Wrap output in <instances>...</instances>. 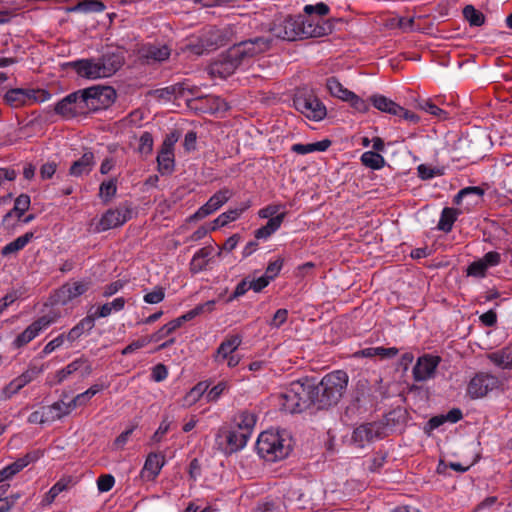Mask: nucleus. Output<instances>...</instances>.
Here are the masks:
<instances>
[{
	"mask_svg": "<svg viewBox=\"0 0 512 512\" xmlns=\"http://www.w3.org/2000/svg\"><path fill=\"white\" fill-rule=\"evenodd\" d=\"M463 16L471 26H482L485 22V15L474 8L472 5H467L463 9Z\"/></svg>",
	"mask_w": 512,
	"mask_h": 512,
	"instance_id": "79ce46f5",
	"label": "nucleus"
},
{
	"mask_svg": "<svg viewBox=\"0 0 512 512\" xmlns=\"http://www.w3.org/2000/svg\"><path fill=\"white\" fill-rule=\"evenodd\" d=\"M49 408L51 411L55 412V416H54L55 418L61 419L62 417L68 415L76 407H71L70 402L66 403L61 400V401L55 402Z\"/></svg>",
	"mask_w": 512,
	"mask_h": 512,
	"instance_id": "603ef678",
	"label": "nucleus"
},
{
	"mask_svg": "<svg viewBox=\"0 0 512 512\" xmlns=\"http://www.w3.org/2000/svg\"><path fill=\"white\" fill-rule=\"evenodd\" d=\"M76 73L87 79L104 78L97 59H81L71 63Z\"/></svg>",
	"mask_w": 512,
	"mask_h": 512,
	"instance_id": "412c9836",
	"label": "nucleus"
},
{
	"mask_svg": "<svg viewBox=\"0 0 512 512\" xmlns=\"http://www.w3.org/2000/svg\"><path fill=\"white\" fill-rule=\"evenodd\" d=\"M283 264L284 258L282 257H278L276 260L269 262L264 274L266 278L270 279V281L274 280L280 273Z\"/></svg>",
	"mask_w": 512,
	"mask_h": 512,
	"instance_id": "3c124183",
	"label": "nucleus"
},
{
	"mask_svg": "<svg viewBox=\"0 0 512 512\" xmlns=\"http://www.w3.org/2000/svg\"><path fill=\"white\" fill-rule=\"evenodd\" d=\"M66 339V335L64 333L58 335L56 338H54L53 340L49 341L45 347L43 348V351L42 353L44 355H48L50 353H52L54 350H56L57 348L61 347L64 343V340Z\"/></svg>",
	"mask_w": 512,
	"mask_h": 512,
	"instance_id": "774afa93",
	"label": "nucleus"
},
{
	"mask_svg": "<svg viewBox=\"0 0 512 512\" xmlns=\"http://www.w3.org/2000/svg\"><path fill=\"white\" fill-rule=\"evenodd\" d=\"M129 214L130 212L128 210L125 212L118 209L107 210L99 220L96 226V231L103 232L122 226L129 219Z\"/></svg>",
	"mask_w": 512,
	"mask_h": 512,
	"instance_id": "6ab92c4d",
	"label": "nucleus"
},
{
	"mask_svg": "<svg viewBox=\"0 0 512 512\" xmlns=\"http://www.w3.org/2000/svg\"><path fill=\"white\" fill-rule=\"evenodd\" d=\"M385 436L384 426L377 422L365 423L354 429L352 439L359 446L370 443Z\"/></svg>",
	"mask_w": 512,
	"mask_h": 512,
	"instance_id": "4468645a",
	"label": "nucleus"
},
{
	"mask_svg": "<svg viewBox=\"0 0 512 512\" xmlns=\"http://www.w3.org/2000/svg\"><path fill=\"white\" fill-rule=\"evenodd\" d=\"M488 359L499 368L512 369V346L488 354Z\"/></svg>",
	"mask_w": 512,
	"mask_h": 512,
	"instance_id": "c756f323",
	"label": "nucleus"
},
{
	"mask_svg": "<svg viewBox=\"0 0 512 512\" xmlns=\"http://www.w3.org/2000/svg\"><path fill=\"white\" fill-rule=\"evenodd\" d=\"M480 260L485 264L486 268L495 267L501 262V255L496 251L487 252Z\"/></svg>",
	"mask_w": 512,
	"mask_h": 512,
	"instance_id": "338daca9",
	"label": "nucleus"
},
{
	"mask_svg": "<svg viewBox=\"0 0 512 512\" xmlns=\"http://www.w3.org/2000/svg\"><path fill=\"white\" fill-rule=\"evenodd\" d=\"M295 109L309 120L319 122L327 115L324 103L317 97L313 89L300 87L296 89L293 96Z\"/></svg>",
	"mask_w": 512,
	"mask_h": 512,
	"instance_id": "20e7f679",
	"label": "nucleus"
},
{
	"mask_svg": "<svg viewBox=\"0 0 512 512\" xmlns=\"http://www.w3.org/2000/svg\"><path fill=\"white\" fill-rule=\"evenodd\" d=\"M209 385L207 381L199 382L190 390L187 397L192 398L193 401H197L204 393L208 392Z\"/></svg>",
	"mask_w": 512,
	"mask_h": 512,
	"instance_id": "69168bd1",
	"label": "nucleus"
},
{
	"mask_svg": "<svg viewBox=\"0 0 512 512\" xmlns=\"http://www.w3.org/2000/svg\"><path fill=\"white\" fill-rule=\"evenodd\" d=\"M372 105L381 112L394 115L399 104L383 95H373L370 98Z\"/></svg>",
	"mask_w": 512,
	"mask_h": 512,
	"instance_id": "e433bc0d",
	"label": "nucleus"
},
{
	"mask_svg": "<svg viewBox=\"0 0 512 512\" xmlns=\"http://www.w3.org/2000/svg\"><path fill=\"white\" fill-rule=\"evenodd\" d=\"M157 170L161 175H170L175 168L174 151L160 148L157 155Z\"/></svg>",
	"mask_w": 512,
	"mask_h": 512,
	"instance_id": "a878e982",
	"label": "nucleus"
},
{
	"mask_svg": "<svg viewBox=\"0 0 512 512\" xmlns=\"http://www.w3.org/2000/svg\"><path fill=\"white\" fill-rule=\"evenodd\" d=\"M95 326L94 316L88 314L81 319L66 335V339L73 343L79 339L83 334L91 331Z\"/></svg>",
	"mask_w": 512,
	"mask_h": 512,
	"instance_id": "bb28decb",
	"label": "nucleus"
},
{
	"mask_svg": "<svg viewBox=\"0 0 512 512\" xmlns=\"http://www.w3.org/2000/svg\"><path fill=\"white\" fill-rule=\"evenodd\" d=\"M94 165V154L91 151H86L78 160L72 163L69 174L74 177L89 174Z\"/></svg>",
	"mask_w": 512,
	"mask_h": 512,
	"instance_id": "b1692460",
	"label": "nucleus"
},
{
	"mask_svg": "<svg viewBox=\"0 0 512 512\" xmlns=\"http://www.w3.org/2000/svg\"><path fill=\"white\" fill-rule=\"evenodd\" d=\"M106 9L105 4L99 0H82L78 2L71 11L83 13H100Z\"/></svg>",
	"mask_w": 512,
	"mask_h": 512,
	"instance_id": "58836bf2",
	"label": "nucleus"
},
{
	"mask_svg": "<svg viewBox=\"0 0 512 512\" xmlns=\"http://www.w3.org/2000/svg\"><path fill=\"white\" fill-rule=\"evenodd\" d=\"M86 112L99 111L110 107L116 99V91L111 86L95 85L80 90Z\"/></svg>",
	"mask_w": 512,
	"mask_h": 512,
	"instance_id": "423d86ee",
	"label": "nucleus"
},
{
	"mask_svg": "<svg viewBox=\"0 0 512 512\" xmlns=\"http://www.w3.org/2000/svg\"><path fill=\"white\" fill-rule=\"evenodd\" d=\"M304 13L307 15L317 14L319 16H325L330 12V8L324 2H319L315 5H305L303 9Z\"/></svg>",
	"mask_w": 512,
	"mask_h": 512,
	"instance_id": "864d4df0",
	"label": "nucleus"
},
{
	"mask_svg": "<svg viewBox=\"0 0 512 512\" xmlns=\"http://www.w3.org/2000/svg\"><path fill=\"white\" fill-rule=\"evenodd\" d=\"M91 286L89 280L75 281L72 283H66L60 287L57 296L58 301L62 304H67L73 299L86 293Z\"/></svg>",
	"mask_w": 512,
	"mask_h": 512,
	"instance_id": "a211bd4d",
	"label": "nucleus"
},
{
	"mask_svg": "<svg viewBox=\"0 0 512 512\" xmlns=\"http://www.w3.org/2000/svg\"><path fill=\"white\" fill-rule=\"evenodd\" d=\"M236 427L237 429L243 431L244 433L248 432V436L251 437L253 429L255 427L257 416L254 413H251L247 410L241 411L236 417Z\"/></svg>",
	"mask_w": 512,
	"mask_h": 512,
	"instance_id": "72a5a7b5",
	"label": "nucleus"
},
{
	"mask_svg": "<svg viewBox=\"0 0 512 512\" xmlns=\"http://www.w3.org/2000/svg\"><path fill=\"white\" fill-rule=\"evenodd\" d=\"M241 343L242 339L239 335H232L224 339L213 355L214 362L218 364L223 363L228 356L238 349Z\"/></svg>",
	"mask_w": 512,
	"mask_h": 512,
	"instance_id": "4be33fe9",
	"label": "nucleus"
},
{
	"mask_svg": "<svg viewBox=\"0 0 512 512\" xmlns=\"http://www.w3.org/2000/svg\"><path fill=\"white\" fill-rule=\"evenodd\" d=\"M106 386L104 384H93L89 389L83 393L78 394L70 401L71 407L85 406L89 400L100 391L104 390Z\"/></svg>",
	"mask_w": 512,
	"mask_h": 512,
	"instance_id": "c9c22d12",
	"label": "nucleus"
},
{
	"mask_svg": "<svg viewBox=\"0 0 512 512\" xmlns=\"http://www.w3.org/2000/svg\"><path fill=\"white\" fill-rule=\"evenodd\" d=\"M420 109L425 112L430 113L431 115L437 116L440 119H446L448 113L443 109L439 108L436 104H434L430 99H425L419 102Z\"/></svg>",
	"mask_w": 512,
	"mask_h": 512,
	"instance_id": "49530a36",
	"label": "nucleus"
},
{
	"mask_svg": "<svg viewBox=\"0 0 512 512\" xmlns=\"http://www.w3.org/2000/svg\"><path fill=\"white\" fill-rule=\"evenodd\" d=\"M394 116H398L399 118L404 119L412 124H417L420 120V117L416 113L407 110L400 105L398 106Z\"/></svg>",
	"mask_w": 512,
	"mask_h": 512,
	"instance_id": "e2e57ef3",
	"label": "nucleus"
},
{
	"mask_svg": "<svg viewBox=\"0 0 512 512\" xmlns=\"http://www.w3.org/2000/svg\"><path fill=\"white\" fill-rule=\"evenodd\" d=\"M149 344V340L147 336L141 337L129 345H127L121 352L122 355H128L135 352L138 349H141Z\"/></svg>",
	"mask_w": 512,
	"mask_h": 512,
	"instance_id": "0e129e2a",
	"label": "nucleus"
},
{
	"mask_svg": "<svg viewBox=\"0 0 512 512\" xmlns=\"http://www.w3.org/2000/svg\"><path fill=\"white\" fill-rule=\"evenodd\" d=\"M346 102H349L350 105L358 112L364 113L367 112L369 109L368 102L359 97L358 95H356L354 92H352V94L349 96Z\"/></svg>",
	"mask_w": 512,
	"mask_h": 512,
	"instance_id": "bf43d9fd",
	"label": "nucleus"
},
{
	"mask_svg": "<svg viewBox=\"0 0 512 512\" xmlns=\"http://www.w3.org/2000/svg\"><path fill=\"white\" fill-rule=\"evenodd\" d=\"M399 350L396 347H369L362 349L356 353L357 356L366 358H373L379 356L382 359H390L398 354Z\"/></svg>",
	"mask_w": 512,
	"mask_h": 512,
	"instance_id": "2f4dec72",
	"label": "nucleus"
},
{
	"mask_svg": "<svg viewBox=\"0 0 512 512\" xmlns=\"http://www.w3.org/2000/svg\"><path fill=\"white\" fill-rule=\"evenodd\" d=\"M287 318L288 310L281 308L275 312L273 318L269 321L268 324L271 328L278 329L287 321Z\"/></svg>",
	"mask_w": 512,
	"mask_h": 512,
	"instance_id": "052dcab7",
	"label": "nucleus"
},
{
	"mask_svg": "<svg viewBox=\"0 0 512 512\" xmlns=\"http://www.w3.org/2000/svg\"><path fill=\"white\" fill-rule=\"evenodd\" d=\"M334 29L333 20H314L299 16H287L275 20L269 28L270 37L295 41L305 38H318L329 35Z\"/></svg>",
	"mask_w": 512,
	"mask_h": 512,
	"instance_id": "f257e3e1",
	"label": "nucleus"
},
{
	"mask_svg": "<svg viewBox=\"0 0 512 512\" xmlns=\"http://www.w3.org/2000/svg\"><path fill=\"white\" fill-rule=\"evenodd\" d=\"M224 434L227 442L226 452L228 453H234L241 450L250 438V436H248V432L244 433L237 428L225 431Z\"/></svg>",
	"mask_w": 512,
	"mask_h": 512,
	"instance_id": "5701e85b",
	"label": "nucleus"
},
{
	"mask_svg": "<svg viewBox=\"0 0 512 512\" xmlns=\"http://www.w3.org/2000/svg\"><path fill=\"white\" fill-rule=\"evenodd\" d=\"M97 60L103 77H110L123 66L125 57L121 51H107Z\"/></svg>",
	"mask_w": 512,
	"mask_h": 512,
	"instance_id": "dca6fc26",
	"label": "nucleus"
},
{
	"mask_svg": "<svg viewBox=\"0 0 512 512\" xmlns=\"http://www.w3.org/2000/svg\"><path fill=\"white\" fill-rule=\"evenodd\" d=\"M361 163L368 168L373 170H379L386 164L384 157L374 151H366L361 155Z\"/></svg>",
	"mask_w": 512,
	"mask_h": 512,
	"instance_id": "4c0bfd02",
	"label": "nucleus"
},
{
	"mask_svg": "<svg viewBox=\"0 0 512 512\" xmlns=\"http://www.w3.org/2000/svg\"><path fill=\"white\" fill-rule=\"evenodd\" d=\"M171 48L166 44L145 43L137 50V56L141 64L155 65L169 59Z\"/></svg>",
	"mask_w": 512,
	"mask_h": 512,
	"instance_id": "9b49d317",
	"label": "nucleus"
},
{
	"mask_svg": "<svg viewBox=\"0 0 512 512\" xmlns=\"http://www.w3.org/2000/svg\"><path fill=\"white\" fill-rule=\"evenodd\" d=\"M236 40L232 26L223 28L209 27L200 36L201 46L206 50H213Z\"/></svg>",
	"mask_w": 512,
	"mask_h": 512,
	"instance_id": "1a4fd4ad",
	"label": "nucleus"
},
{
	"mask_svg": "<svg viewBox=\"0 0 512 512\" xmlns=\"http://www.w3.org/2000/svg\"><path fill=\"white\" fill-rule=\"evenodd\" d=\"M256 449L262 458L275 462L286 458L291 451V446L279 433L264 431L257 439Z\"/></svg>",
	"mask_w": 512,
	"mask_h": 512,
	"instance_id": "39448f33",
	"label": "nucleus"
},
{
	"mask_svg": "<svg viewBox=\"0 0 512 512\" xmlns=\"http://www.w3.org/2000/svg\"><path fill=\"white\" fill-rule=\"evenodd\" d=\"M115 484V479L111 474H102L97 479V488L100 492L110 491Z\"/></svg>",
	"mask_w": 512,
	"mask_h": 512,
	"instance_id": "4d7b16f0",
	"label": "nucleus"
},
{
	"mask_svg": "<svg viewBox=\"0 0 512 512\" xmlns=\"http://www.w3.org/2000/svg\"><path fill=\"white\" fill-rule=\"evenodd\" d=\"M34 237L33 232H27L12 242L5 245L1 250L2 256H8L22 250Z\"/></svg>",
	"mask_w": 512,
	"mask_h": 512,
	"instance_id": "f704fd0d",
	"label": "nucleus"
},
{
	"mask_svg": "<svg viewBox=\"0 0 512 512\" xmlns=\"http://www.w3.org/2000/svg\"><path fill=\"white\" fill-rule=\"evenodd\" d=\"M348 380L345 371L336 370L326 374L317 385L312 384L317 408L324 409L336 405L347 389Z\"/></svg>",
	"mask_w": 512,
	"mask_h": 512,
	"instance_id": "f03ea898",
	"label": "nucleus"
},
{
	"mask_svg": "<svg viewBox=\"0 0 512 512\" xmlns=\"http://www.w3.org/2000/svg\"><path fill=\"white\" fill-rule=\"evenodd\" d=\"M51 94L44 89L11 88L3 96L5 104L11 108H21L34 103H42L49 100Z\"/></svg>",
	"mask_w": 512,
	"mask_h": 512,
	"instance_id": "6e6552de",
	"label": "nucleus"
},
{
	"mask_svg": "<svg viewBox=\"0 0 512 512\" xmlns=\"http://www.w3.org/2000/svg\"><path fill=\"white\" fill-rule=\"evenodd\" d=\"M487 268L485 264L480 260L473 261L466 269V273L468 276H473L476 278H483L486 276Z\"/></svg>",
	"mask_w": 512,
	"mask_h": 512,
	"instance_id": "8fccbe9b",
	"label": "nucleus"
},
{
	"mask_svg": "<svg viewBox=\"0 0 512 512\" xmlns=\"http://www.w3.org/2000/svg\"><path fill=\"white\" fill-rule=\"evenodd\" d=\"M83 364H85V359L83 358H78L74 361H72L71 363H69L66 367H64L63 369L59 370L56 375H55V378H56V383L57 384H60L62 383L65 379H67L70 375H72L73 373L77 372L78 370H80L83 366Z\"/></svg>",
	"mask_w": 512,
	"mask_h": 512,
	"instance_id": "a19ab883",
	"label": "nucleus"
},
{
	"mask_svg": "<svg viewBox=\"0 0 512 512\" xmlns=\"http://www.w3.org/2000/svg\"><path fill=\"white\" fill-rule=\"evenodd\" d=\"M250 207L249 203H245L242 207L236 209H230L220 214L213 222L210 230L214 231L220 227L227 225L228 223L235 221L240 215Z\"/></svg>",
	"mask_w": 512,
	"mask_h": 512,
	"instance_id": "c85d7f7f",
	"label": "nucleus"
},
{
	"mask_svg": "<svg viewBox=\"0 0 512 512\" xmlns=\"http://www.w3.org/2000/svg\"><path fill=\"white\" fill-rule=\"evenodd\" d=\"M460 213L458 209L445 207L441 212L437 228L445 233L450 232Z\"/></svg>",
	"mask_w": 512,
	"mask_h": 512,
	"instance_id": "473e14b6",
	"label": "nucleus"
},
{
	"mask_svg": "<svg viewBox=\"0 0 512 512\" xmlns=\"http://www.w3.org/2000/svg\"><path fill=\"white\" fill-rule=\"evenodd\" d=\"M54 111L64 119H72L78 115L85 114L86 110L82 102L80 90L72 92L58 101Z\"/></svg>",
	"mask_w": 512,
	"mask_h": 512,
	"instance_id": "f8f14e48",
	"label": "nucleus"
},
{
	"mask_svg": "<svg viewBox=\"0 0 512 512\" xmlns=\"http://www.w3.org/2000/svg\"><path fill=\"white\" fill-rule=\"evenodd\" d=\"M312 383L309 380H297L285 389L280 395V406L285 412L295 414L315 405Z\"/></svg>",
	"mask_w": 512,
	"mask_h": 512,
	"instance_id": "7ed1b4c3",
	"label": "nucleus"
},
{
	"mask_svg": "<svg viewBox=\"0 0 512 512\" xmlns=\"http://www.w3.org/2000/svg\"><path fill=\"white\" fill-rule=\"evenodd\" d=\"M231 196L232 191L228 188H223L213 194L207 202L214 208V210H218L230 199Z\"/></svg>",
	"mask_w": 512,
	"mask_h": 512,
	"instance_id": "37998d69",
	"label": "nucleus"
},
{
	"mask_svg": "<svg viewBox=\"0 0 512 512\" xmlns=\"http://www.w3.org/2000/svg\"><path fill=\"white\" fill-rule=\"evenodd\" d=\"M229 388L227 381H220L206 393L207 402H216Z\"/></svg>",
	"mask_w": 512,
	"mask_h": 512,
	"instance_id": "09e8293b",
	"label": "nucleus"
},
{
	"mask_svg": "<svg viewBox=\"0 0 512 512\" xmlns=\"http://www.w3.org/2000/svg\"><path fill=\"white\" fill-rule=\"evenodd\" d=\"M418 177L422 180H429L435 176H441L444 174L443 169L433 168L426 164H420L417 167Z\"/></svg>",
	"mask_w": 512,
	"mask_h": 512,
	"instance_id": "de8ad7c7",
	"label": "nucleus"
},
{
	"mask_svg": "<svg viewBox=\"0 0 512 512\" xmlns=\"http://www.w3.org/2000/svg\"><path fill=\"white\" fill-rule=\"evenodd\" d=\"M215 300H209L205 303L199 304L195 306L193 309L186 312L187 318L190 320L194 319L196 316L202 315L204 313H210L215 308Z\"/></svg>",
	"mask_w": 512,
	"mask_h": 512,
	"instance_id": "a18cd8bd",
	"label": "nucleus"
},
{
	"mask_svg": "<svg viewBox=\"0 0 512 512\" xmlns=\"http://www.w3.org/2000/svg\"><path fill=\"white\" fill-rule=\"evenodd\" d=\"M165 297L164 288L155 287V289L144 295V301L148 304H158Z\"/></svg>",
	"mask_w": 512,
	"mask_h": 512,
	"instance_id": "680f3d73",
	"label": "nucleus"
},
{
	"mask_svg": "<svg viewBox=\"0 0 512 512\" xmlns=\"http://www.w3.org/2000/svg\"><path fill=\"white\" fill-rule=\"evenodd\" d=\"M286 213L282 212L270 218L267 223L254 231L255 239H267L275 233L283 223Z\"/></svg>",
	"mask_w": 512,
	"mask_h": 512,
	"instance_id": "393cba45",
	"label": "nucleus"
},
{
	"mask_svg": "<svg viewBox=\"0 0 512 512\" xmlns=\"http://www.w3.org/2000/svg\"><path fill=\"white\" fill-rule=\"evenodd\" d=\"M326 86L332 96L343 101H346L352 94V91L345 88L335 77L327 79Z\"/></svg>",
	"mask_w": 512,
	"mask_h": 512,
	"instance_id": "ea45409f",
	"label": "nucleus"
},
{
	"mask_svg": "<svg viewBox=\"0 0 512 512\" xmlns=\"http://www.w3.org/2000/svg\"><path fill=\"white\" fill-rule=\"evenodd\" d=\"M30 204V196L25 193L20 194L14 201V207L4 215L3 223L7 222L14 214L18 220H21L25 212L29 209Z\"/></svg>",
	"mask_w": 512,
	"mask_h": 512,
	"instance_id": "cd10ccee",
	"label": "nucleus"
},
{
	"mask_svg": "<svg viewBox=\"0 0 512 512\" xmlns=\"http://www.w3.org/2000/svg\"><path fill=\"white\" fill-rule=\"evenodd\" d=\"M172 421L169 420V418L166 416L161 421L158 429L155 431V433L152 435L151 440L154 443H159L162 441L163 436L169 431Z\"/></svg>",
	"mask_w": 512,
	"mask_h": 512,
	"instance_id": "6e6d98bb",
	"label": "nucleus"
},
{
	"mask_svg": "<svg viewBox=\"0 0 512 512\" xmlns=\"http://www.w3.org/2000/svg\"><path fill=\"white\" fill-rule=\"evenodd\" d=\"M139 151L143 154H150L153 150V136L150 132H144L139 139Z\"/></svg>",
	"mask_w": 512,
	"mask_h": 512,
	"instance_id": "5fc2aeb1",
	"label": "nucleus"
},
{
	"mask_svg": "<svg viewBox=\"0 0 512 512\" xmlns=\"http://www.w3.org/2000/svg\"><path fill=\"white\" fill-rule=\"evenodd\" d=\"M168 89L173 94L174 99L178 98H184L187 102V105L190 108L200 109L198 106H193L194 103L201 102L202 98H189V95H193V90L190 88H187L185 86V83H176L174 85L168 86Z\"/></svg>",
	"mask_w": 512,
	"mask_h": 512,
	"instance_id": "7c9ffc66",
	"label": "nucleus"
},
{
	"mask_svg": "<svg viewBox=\"0 0 512 512\" xmlns=\"http://www.w3.org/2000/svg\"><path fill=\"white\" fill-rule=\"evenodd\" d=\"M241 64L242 63L238 59H234V57H232L231 50L228 49L221 56V59L211 65V73L213 75H218L221 78H226L233 74Z\"/></svg>",
	"mask_w": 512,
	"mask_h": 512,
	"instance_id": "aec40b11",
	"label": "nucleus"
},
{
	"mask_svg": "<svg viewBox=\"0 0 512 512\" xmlns=\"http://www.w3.org/2000/svg\"><path fill=\"white\" fill-rule=\"evenodd\" d=\"M24 386L20 381L15 378L9 384H7L2 390V399L7 400L14 394L18 393Z\"/></svg>",
	"mask_w": 512,
	"mask_h": 512,
	"instance_id": "13d9d810",
	"label": "nucleus"
},
{
	"mask_svg": "<svg viewBox=\"0 0 512 512\" xmlns=\"http://www.w3.org/2000/svg\"><path fill=\"white\" fill-rule=\"evenodd\" d=\"M117 191L116 180L111 179L109 181H104L101 183L99 188V196L106 203L111 200L112 197L115 196Z\"/></svg>",
	"mask_w": 512,
	"mask_h": 512,
	"instance_id": "c03bdc74",
	"label": "nucleus"
},
{
	"mask_svg": "<svg viewBox=\"0 0 512 512\" xmlns=\"http://www.w3.org/2000/svg\"><path fill=\"white\" fill-rule=\"evenodd\" d=\"M53 323V319L48 316H42L32 322L22 333L13 341L15 348H21L31 342L38 334Z\"/></svg>",
	"mask_w": 512,
	"mask_h": 512,
	"instance_id": "2eb2a0df",
	"label": "nucleus"
},
{
	"mask_svg": "<svg viewBox=\"0 0 512 512\" xmlns=\"http://www.w3.org/2000/svg\"><path fill=\"white\" fill-rule=\"evenodd\" d=\"M441 361L439 356L425 354L417 359L413 367V378L416 382L426 381L434 377L436 369Z\"/></svg>",
	"mask_w": 512,
	"mask_h": 512,
	"instance_id": "ddd939ff",
	"label": "nucleus"
},
{
	"mask_svg": "<svg viewBox=\"0 0 512 512\" xmlns=\"http://www.w3.org/2000/svg\"><path fill=\"white\" fill-rule=\"evenodd\" d=\"M500 385L501 382L495 375L479 372L469 381L467 395L472 399L482 398Z\"/></svg>",
	"mask_w": 512,
	"mask_h": 512,
	"instance_id": "9d476101",
	"label": "nucleus"
},
{
	"mask_svg": "<svg viewBox=\"0 0 512 512\" xmlns=\"http://www.w3.org/2000/svg\"><path fill=\"white\" fill-rule=\"evenodd\" d=\"M272 37L255 36L246 40L234 43L229 49L234 59H238L241 63L265 53L271 48Z\"/></svg>",
	"mask_w": 512,
	"mask_h": 512,
	"instance_id": "0eeeda50",
	"label": "nucleus"
},
{
	"mask_svg": "<svg viewBox=\"0 0 512 512\" xmlns=\"http://www.w3.org/2000/svg\"><path fill=\"white\" fill-rule=\"evenodd\" d=\"M166 463L165 455L161 452H151L147 455L141 470V478L154 481Z\"/></svg>",
	"mask_w": 512,
	"mask_h": 512,
	"instance_id": "f3484780",
	"label": "nucleus"
}]
</instances>
